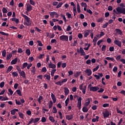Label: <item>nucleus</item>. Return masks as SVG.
Returning a JSON list of instances; mask_svg holds the SVG:
<instances>
[{
    "instance_id": "1",
    "label": "nucleus",
    "mask_w": 125,
    "mask_h": 125,
    "mask_svg": "<svg viewBox=\"0 0 125 125\" xmlns=\"http://www.w3.org/2000/svg\"><path fill=\"white\" fill-rule=\"evenodd\" d=\"M116 9L113 10V15L123 14L124 15H125V8L118 7Z\"/></svg>"
},
{
    "instance_id": "2",
    "label": "nucleus",
    "mask_w": 125,
    "mask_h": 125,
    "mask_svg": "<svg viewBox=\"0 0 125 125\" xmlns=\"http://www.w3.org/2000/svg\"><path fill=\"white\" fill-rule=\"evenodd\" d=\"M83 83H82L79 85V89L82 90V92L83 95H85L86 93V90L87 88L86 85H84L83 87Z\"/></svg>"
},
{
    "instance_id": "3",
    "label": "nucleus",
    "mask_w": 125,
    "mask_h": 125,
    "mask_svg": "<svg viewBox=\"0 0 125 125\" xmlns=\"http://www.w3.org/2000/svg\"><path fill=\"white\" fill-rule=\"evenodd\" d=\"M60 40L62 42H68V36L62 35L60 37Z\"/></svg>"
},
{
    "instance_id": "4",
    "label": "nucleus",
    "mask_w": 125,
    "mask_h": 125,
    "mask_svg": "<svg viewBox=\"0 0 125 125\" xmlns=\"http://www.w3.org/2000/svg\"><path fill=\"white\" fill-rule=\"evenodd\" d=\"M82 97H80L78 99H77V107L80 109L82 106Z\"/></svg>"
},
{
    "instance_id": "5",
    "label": "nucleus",
    "mask_w": 125,
    "mask_h": 125,
    "mask_svg": "<svg viewBox=\"0 0 125 125\" xmlns=\"http://www.w3.org/2000/svg\"><path fill=\"white\" fill-rule=\"evenodd\" d=\"M103 114L104 118H108L110 115V112L108 110H105L103 112Z\"/></svg>"
},
{
    "instance_id": "6",
    "label": "nucleus",
    "mask_w": 125,
    "mask_h": 125,
    "mask_svg": "<svg viewBox=\"0 0 125 125\" xmlns=\"http://www.w3.org/2000/svg\"><path fill=\"white\" fill-rule=\"evenodd\" d=\"M114 43L118 46L119 47H122V42L118 40H115L114 41Z\"/></svg>"
},
{
    "instance_id": "7",
    "label": "nucleus",
    "mask_w": 125,
    "mask_h": 125,
    "mask_svg": "<svg viewBox=\"0 0 125 125\" xmlns=\"http://www.w3.org/2000/svg\"><path fill=\"white\" fill-rule=\"evenodd\" d=\"M99 89V87L98 86H91L89 88L90 91L96 92Z\"/></svg>"
},
{
    "instance_id": "8",
    "label": "nucleus",
    "mask_w": 125,
    "mask_h": 125,
    "mask_svg": "<svg viewBox=\"0 0 125 125\" xmlns=\"http://www.w3.org/2000/svg\"><path fill=\"white\" fill-rule=\"evenodd\" d=\"M26 9H27V12H29L30 11H31V10H32L33 9V7L31 5H30V3H26Z\"/></svg>"
},
{
    "instance_id": "9",
    "label": "nucleus",
    "mask_w": 125,
    "mask_h": 125,
    "mask_svg": "<svg viewBox=\"0 0 125 125\" xmlns=\"http://www.w3.org/2000/svg\"><path fill=\"white\" fill-rule=\"evenodd\" d=\"M88 76H90L92 75V70L91 69H86L84 71Z\"/></svg>"
},
{
    "instance_id": "10",
    "label": "nucleus",
    "mask_w": 125,
    "mask_h": 125,
    "mask_svg": "<svg viewBox=\"0 0 125 125\" xmlns=\"http://www.w3.org/2000/svg\"><path fill=\"white\" fill-rule=\"evenodd\" d=\"M22 17H24L25 20H26V21H27V22L28 23H30V18H29L27 16L23 14H21Z\"/></svg>"
},
{
    "instance_id": "11",
    "label": "nucleus",
    "mask_w": 125,
    "mask_h": 125,
    "mask_svg": "<svg viewBox=\"0 0 125 125\" xmlns=\"http://www.w3.org/2000/svg\"><path fill=\"white\" fill-rule=\"evenodd\" d=\"M91 33V30H87L84 31L83 36L84 38H87Z\"/></svg>"
},
{
    "instance_id": "12",
    "label": "nucleus",
    "mask_w": 125,
    "mask_h": 125,
    "mask_svg": "<svg viewBox=\"0 0 125 125\" xmlns=\"http://www.w3.org/2000/svg\"><path fill=\"white\" fill-rule=\"evenodd\" d=\"M43 77L44 78H46V79H47V80H48V81H50L51 80V76L49 73H48V74H46L44 75Z\"/></svg>"
},
{
    "instance_id": "13",
    "label": "nucleus",
    "mask_w": 125,
    "mask_h": 125,
    "mask_svg": "<svg viewBox=\"0 0 125 125\" xmlns=\"http://www.w3.org/2000/svg\"><path fill=\"white\" fill-rule=\"evenodd\" d=\"M65 118L66 120L69 121L73 119V116L72 114L67 115H65Z\"/></svg>"
},
{
    "instance_id": "14",
    "label": "nucleus",
    "mask_w": 125,
    "mask_h": 125,
    "mask_svg": "<svg viewBox=\"0 0 125 125\" xmlns=\"http://www.w3.org/2000/svg\"><path fill=\"white\" fill-rule=\"evenodd\" d=\"M91 101H92L91 98H87L86 100L87 102H86L85 103V105L86 107H87L89 105Z\"/></svg>"
},
{
    "instance_id": "15",
    "label": "nucleus",
    "mask_w": 125,
    "mask_h": 125,
    "mask_svg": "<svg viewBox=\"0 0 125 125\" xmlns=\"http://www.w3.org/2000/svg\"><path fill=\"white\" fill-rule=\"evenodd\" d=\"M64 93L65 96H67L69 93V90L67 87H64Z\"/></svg>"
},
{
    "instance_id": "16",
    "label": "nucleus",
    "mask_w": 125,
    "mask_h": 125,
    "mask_svg": "<svg viewBox=\"0 0 125 125\" xmlns=\"http://www.w3.org/2000/svg\"><path fill=\"white\" fill-rule=\"evenodd\" d=\"M80 53L82 56H85L86 55V53L82 47H80Z\"/></svg>"
},
{
    "instance_id": "17",
    "label": "nucleus",
    "mask_w": 125,
    "mask_h": 125,
    "mask_svg": "<svg viewBox=\"0 0 125 125\" xmlns=\"http://www.w3.org/2000/svg\"><path fill=\"white\" fill-rule=\"evenodd\" d=\"M18 58H16L15 59L13 60L11 62V65H15L18 62Z\"/></svg>"
},
{
    "instance_id": "18",
    "label": "nucleus",
    "mask_w": 125,
    "mask_h": 125,
    "mask_svg": "<svg viewBox=\"0 0 125 125\" xmlns=\"http://www.w3.org/2000/svg\"><path fill=\"white\" fill-rule=\"evenodd\" d=\"M43 99V97L42 96H39V98L37 99V101H38V103L39 104H41L42 103V100Z\"/></svg>"
},
{
    "instance_id": "19",
    "label": "nucleus",
    "mask_w": 125,
    "mask_h": 125,
    "mask_svg": "<svg viewBox=\"0 0 125 125\" xmlns=\"http://www.w3.org/2000/svg\"><path fill=\"white\" fill-rule=\"evenodd\" d=\"M115 31L116 32L117 34H118L119 35H120V36H122L123 35V32L121 31V29H116Z\"/></svg>"
},
{
    "instance_id": "20",
    "label": "nucleus",
    "mask_w": 125,
    "mask_h": 125,
    "mask_svg": "<svg viewBox=\"0 0 125 125\" xmlns=\"http://www.w3.org/2000/svg\"><path fill=\"white\" fill-rule=\"evenodd\" d=\"M81 74V71L76 72L74 73V76L75 78H78L80 76Z\"/></svg>"
},
{
    "instance_id": "21",
    "label": "nucleus",
    "mask_w": 125,
    "mask_h": 125,
    "mask_svg": "<svg viewBox=\"0 0 125 125\" xmlns=\"http://www.w3.org/2000/svg\"><path fill=\"white\" fill-rule=\"evenodd\" d=\"M49 14H50V16H51V17H52V18H54L56 14H57L56 12H49Z\"/></svg>"
},
{
    "instance_id": "22",
    "label": "nucleus",
    "mask_w": 125,
    "mask_h": 125,
    "mask_svg": "<svg viewBox=\"0 0 125 125\" xmlns=\"http://www.w3.org/2000/svg\"><path fill=\"white\" fill-rule=\"evenodd\" d=\"M49 68H52V69H55L56 68V65L53 63H52L51 62V63L49 64Z\"/></svg>"
},
{
    "instance_id": "23",
    "label": "nucleus",
    "mask_w": 125,
    "mask_h": 125,
    "mask_svg": "<svg viewBox=\"0 0 125 125\" xmlns=\"http://www.w3.org/2000/svg\"><path fill=\"white\" fill-rule=\"evenodd\" d=\"M99 117L98 116H96V118H93L92 119V122L95 123L96 121L99 122Z\"/></svg>"
},
{
    "instance_id": "24",
    "label": "nucleus",
    "mask_w": 125,
    "mask_h": 125,
    "mask_svg": "<svg viewBox=\"0 0 125 125\" xmlns=\"http://www.w3.org/2000/svg\"><path fill=\"white\" fill-rule=\"evenodd\" d=\"M13 67L12 66H9V67L8 68L7 70L6 71V73L8 74L9 72H10L13 69Z\"/></svg>"
},
{
    "instance_id": "25",
    "label": "nucleus",
    "mask_w": 125,
    "mask_h": 125,
    "mask_svg": "<svg viewBox=\"0 0 125 125\" xmlns=\"http://www.w3.org/2000/svg\"><path fill=\"white\" fill-rule=\"evenodd\" d=\"M105 59L107 61H111L112 62H114L115 61V59L113 57H107L105 58Z\"/></svg>"
},
{
    "instance_id": "26",
    "label": "nucleus",
    "mask_w": 125,
    "mask_h": 125,
    "mask_svg": "<svg viewBox=\"0 0 125 125\" xmlns=\"http://www.w3.org/2000/svg\"><path fill=\"white\" fill-rule=\"evenodd\" d=\"M12 21H14V22H16V24H19V20L18 19L16 18H12Z\"/></svg>"
},
{
    "instance_id": "27",
    "label": "nucleus",
    "mask_w": 125,
    "mask_h": 125,
    "mask_svg": "<svg viewBox=\"0 0 125 125\" xmlns=\"http://www.w3.org/2000/svg\"><path fill=\"white\" fill-rule=\"evenodd\" d=\"M82 111L84 113H86L88 111V109L86 106H83L82 108Z\"/></svg>"
},
{
    "instance_id": "28",
    "label": "nucleus",
    "mask_w": 125,
    "mask_h": 125,
    "mask_svg": "<svg viewBox=\"0 0 125 125\" xmlns=\"http://www.w3.org/2000/svg\"><path fill=\"white\" fill-rule=\"evenodd\" d=\"M19 73L20 74L21 76H23V78H25V73L24 71H21V72H19Z\"/></svg>"
},
{
    "instance_id": "29",
    "label": "nucleus",
    "mask_w": 125,
    "mask_h": 125,
    "mask_svg": "<svg viewBox=\"0 0 125 125\" xmlns=\"http://www.w3.org/2000/svg\"><path fill=\"white\" fill-rule=\"evenodd\" d=\"M12 57V54L11 53H10L7 56L6 60L9 61Z\"/></svg>"
},
{
    "instance_id": "30",
    "label": "nucleus",
    "mask_w": 125,
    "mask_h": 125,
    "mask_svg": "<svg viewBox=\"0 0 125 125\" xmlns=\"http://www.w3.org/2000/svg\"><path fill=\"white\" fill-rule=\"evenodd\" d=\"M30 4L31 5H33V6H35L36 3L34 0H30Z\"/></svg>"
},
{
    "instance_id": "31",
    "label": "nucleus",
    "mask_w": 125,
    "mask_h": 125,
    "mask_svg": "<svg viewBox=\"0 0 125 125\" xmlns=\"http://www.w3.org/2000/svg\"><path fill=\"white\" fill-rule=\"evenodd\" d=\"M28 63L27 62H24L23 63L22 66L21 67L22 69H24L25 68L27 67Z\"/></svg>"
},
{
    "instance_id": "32",
    "label": "nucleus",
    "mask_w": 125,
    "mask_h": 125,
    "mask_svg": "<svg viewBox=\"0 0 125 125\" xmlns=\"http://www.w3.org/2000/svg\"><path fill=\"white\" fill-rule=\"evenodd\" d=\"M53 103L51 100L50 101V102H49V109H51V107L53 106Z\"/></svg>"
},
{
    "instance_id": "33",
    "label": "nucleus",
    "mask_w": 125,
    "mask_h": 125,
    "mask_svg": "<svg viewBox=\"0 0 125 125\" xmlns=\"http://www.w3.org/2000/svg\"><path fill=\"white\" fill-rule=\"evenodd\" d=\"M25 53L28 56H29L31 55V51L29 49H26Z\"/></svg>"
},
{
    "instance_id": "34",
    "label": "nucleus",
    "mask_w": 125,
    "mask_h": 125,
    "mask_svg": "<svg viewBox=\"0 0 125 125\" xmlns=\"http://www.w3.org/2000/svg\"><path fill=\"white\" fill-rule=\"evenodd\" d=\"M102 106H103L104 108L109 107V104H107V103H105V104H104L102 105Z\"/></svg>"
},
{
    "instance_id": "35",
    "label": "nucleus",
    "mask_w": 125,
    "mask_h": 125,
    "mask_svg": "<svg viewBox=\"0 0 125 125\" xmlns=\"http://www.w3.org/2000/svg\"><path fill=\"white\" fill-rule=\"evenodd\" d=\"M69 101V99L67 98L65 101V106L67 107Z\"/></svg>"
},
{
    "instance_id": "36",
    "label": "nucleus",
    "mask_w": 125,
    "mask_h": 125,
    "mask_svg": "<svg viewBox=\"0 0 125 125\" xmlns=\"http://www.w3.org/2000/svg\"><path fill=\"white\" fill-rule=\"evenodd\" d=\"M55 84H56V85H60V86H62L63 84V83L61 81H58L55 83Z\"/></svg>"
},
{
    "instance_id": "37",
    "label": "nucleus",
    "mask_w": 125,
    "mask_h": 125,
    "mask_svg": "<svg viewBox=\"0 0 125 125\" xmlns=\"http://www.w3.org/2000/svg\"><path fill=\"white\" fill-rule=\"evenodd\" d=\"M56 71V69H54L52 70V71H51V76H52V77H53L54 76V74Z\"/></svg>"
},
{
    "instance_id": "38",
    "label": "nucleus",
    "mask_w": 125,
    "mask_h": 125,
    "mask_svg": "<svg viewBox=\"0 0 125 125\" xmlns=\"http://www.w3.org/2000/svg\"><path fill=\"white\" fill-rule=\"evenodd\" d=\"M12 75L14 77H17L18 76V72H13L12 73Z\"/></svg>"
},
{
    "instance_id": "39",
    "label": "nucleus",
    "mask_w": 125,
    "mask_h": 125,
    "mask_svg": "<svg viewBox=\"0 0 125 125\" xmlns=\"http://www.w3.org/2000/svg\"><path fill=\"white\" fill-rule=\"evenodd\" d=\"M16 93H17V94H18L19 96H22V94H21V92L20 90V89H18L16 91Z\"/></svg>"
},
{
    "instance_id": "40",
    "label": "nucleus",
    "mask_w": 125,
    "mask_h": 125,
    "mask_svg": "<svg viewBox=\"0 0 125 125\" xmlns=\"http://www.w3.org/2000/svg\"><path fill=\"white\" fill-rule=\"evenodd\" d=\"M32 69H31V73L35 74L36 73V67L35 66H32Z\"/></svg>"
},
{
    "instance_id": "41",
    "label": "nucleus",
    "mask_w": 125,
    "mask_h": 125,
    "mask_svg": "<svg viewBox=\"0 0 125 125\" xmlns=\"http://www.w3.org/2000/svg\"><path fill=\"white\" fill-rule=\"evenodd\" d=\"M0 34L2 35V36H9L8 33H5L4 32L0 31Z\"/></svg>"
},
{
    "instance_id": "42",
    "label": "nucleus",
    "mask_w": 125,
    "mask_h": 125,
    "mask_svg": "<svg viewBox=\"0 0 125 125\" xmlns=\"http://www.w3.org/2000/svg\"><path fill=\"white\" fill-rule=\"evenodd\" d=\"M108 25V22H106L103 25V26H102V28L105 29L107 27Z\"/></svg>"
},
{
    "instance_id": "43",
    "label": "nucleus",
    "mask_w": 125,
    "mask_h": 125,
    "mask_svg": "<svg viewBox=\"0 0 125 125\" xmlns=\"http://www.w3.org/2000/svg\"><path fill=\"white\" fill-rule=\"evenodd\" d=\"M99 65H98L95 68L93 69V72H94L97 71L99 69Z\"/></svg>"
},
{
    "instance_id": "44",
    "label": "nucleus",
    "mask_w": 125,
    "mask_h": 125,
    "mask_svg": "<svg viewBox=\"0 0 125 125\" xmlns=\"http://www.w3.org/2000/svg\"><path fill=\"white\" fill-rule=\"evenodd\" d=\"M49 120H50V121L52 122V123H54L55 122V119L52 116H50L49 117Z\"/></svg>"
},
{
    "instance_id": "45",
    "label": "nucleus",
    "mask_w": 125,
    "mask_h": 125,
    "mask_svg": "<svg viewBox=\"0 0 125 125\" xmlns=\"http://www.w3.org/2000/svg\"><path fill=\"white\" fill-rule=\"evenodd\" d=\"M40 120V118H35V119H34V121H33V123L35 124L36 122H38Z\"/></svg>"
},
{
    "instance_id": "46",
    "label": "nucleus",
    "mask_w": 125,
    "mask_h": 125,
    "mask_svg": "<svg viewBox=\"0 0 125 125\" xmlns=\"http://www.w3.org/2000/svg\"><path fill=\"white\" fill-rule=\"evenodd\" d=\"M53 113L56 114L57 113V109L55 106L53 107Z\"/></svg>"
},
{
    "instance_id": "47",
    "label": "nucleus",
    "mask_w": 125,
    "mask_h": 125,
    "mask_svg": "<svg viewBox=\"0 0 125 125\" xmlns=\"http://www.w3.org/2000/svg\"><path fill=\"white\" fill-rule=\"evenodd\" d=\"M19 115L21 118L23 119L24 114L22 113L19 112Z\"/></svg>"
},
{
    "instance_id": "48",
    "label": "nucleus",
    "mask_w": 125,
    "mask_h": 125,
    "mask_svg": "<svg viewBox=\"0 0 125 125\" xmlns=\"http://www.w3.org/2000/svg\"><path fill=\"white\" fill-rule=\"evenodd\" d=\"M106 46L105 45H103L102 47V51L105 52L106 50Z\"/></svg>"
},
{
    "instance_id": "49",
    "label": "nucleus",
    "mask_w": 125,
    "mask_h": 125,
    "mask_svg": "<svg viewBox=\"0 0 125 125\" xmlns=\"http://www.w3.org/2000/svg\"><path fill=\"white\" fill-rule=\"evenodd\" d=\"M2 12H3V14L7 13V12H8V11H7V9L5 7H3L2 8Z\"/></svg>"
},
{
    "instance_id": "50",
    "label": "nucleus",
    "mask_w": 125,
    "mask_h": 125,
    "mask_svg": "<svg viewBox=\"0 0 125 125\" xmlns=\"http://www.w3.org/2000/svg\"><path fill=\"white\" fill-rule=\"evenodd\" d=\"M61 17H62V18H63V21L65 22H67V20L66 19V17L64 15H63V14H61Z\"/></svg>"
},
{
    "instance_id": "51",
    "label": "nucleus",
    "mask_w": 125,
    "mask_h": 125,
    "mask_svg": "<svg viewBox=\"0 0 125 125\" xmlns=\"http://www.w3.org/2000/svg\"><path fill=\"white\" fill-rule=\"evenodd\" d=\"M62 4H63V3L62 2L59 3V4H58V5H57L56 8H60V7H61Z\"/></svg>"
},
{
    "instance_id": "52",
    "label": "nucleus",
    "mask_w": 125,
    "mask_h": 125,
    "mask_svg": "<svg viewBox=\"0 0 125 125\" xmlns=\"http://www.w3.org/2000/svg\"><path fill=\"white\" fill-rule=\"evenodd\" d=\"M37 42L38 43V46H43V44L42 43V42L41 41H37Z\"/></svg>"
},
{
    "instance_id": "53",
    "label": "nucleus",
    "mask_w": 125,
    "mask_h": 125,
    "mask_svg": "<svg viewBox=\"0 0 125 125\" xmlns=\"http://www.w3.org/2000/svg\"><path fill=\"white\" fill-rule=\"evenodd\" d=\"M41 71L42 72L46 73L47 71L46 67H44L42 68V70H41Z\"/></svg>"
},
{
    "instance_id": "54",
    "label": "nucleus",
    "mask_w": 125,
    "mask_h": 125,
    "mask_svg": "<svg viewBox=\"0 0 125 125\" xmlns=\"http://www.w3.org/2000/svg\"><path fill=\"white\" fill-rule=\"evenodd\" d=\"M46 121V119L44 117H42V119H41V122L42 123H45Z\"/></svg>"
},
{
    "instance_id": "55",
    "label": "nucleus",
    "mask_w": 125,
    "mask_h": 125,
    "mask_svg": "<svg viewBox=\"0 0 125 125\" xmlns=\"http://www.w3.org/2000/svg\"><path fill=\"white\" fill-rule=\"evenodd\" d=\"M104 89H103V88H101L98 91V93H102L104 92Z\"/></svg>"
},
{
    "instance_id": "56",
    "label": "nucleus",
    "mask_w": 125,
    "mask_h": 125,
    "mask_svg": "<svg viewBox=\"0 0 125 125\" xmlns=\"http://www.w3.org/2000/svg\"><path fill=\"white\" fill-rule=\"evenodd\" d=\"M66 16H67L68 19L72 18V15L71 14H69V13H66Z\"/></svg>"
},
{
    "instance_id": "57",
    "label": "nucleus",
    "mask_w": 125,
    "mask_h": 125,
    "mask_svg": "<svg viewBox=\"0 0 125 125\" xmlns=\"http://www.w3.org/2000/svg\"><path fill=\"white\" fill-rule=\"evenodd\" d=\"M6 52L5 50H4L2 52V55L3 57H5L6 56Z\"/></svg>"
},
{
    "instance_id": "58",
    "label": "nucleus",
    "mask_w": 125,
    "mask_h": 125,
    "mask_svg": "<svg viewBox=\"0 0 125 125\" xmlns=\"http://www.w3.org/2000/svg\"><path fill=\"white\" fill-rule=\"evenodd\" d=\"M15 101H16V104L19 105H21V103L20 101H18L17 100H15Z\"/></svg>"
},
{
    "instance_id": "59",
    "label": "nucleus",
    "mask_w": 125,
    "mask_h": 125,
    "mask_svg": "<svg viewBox=\"0 0 125 125\" xmlns=\"http://www.w3.org/2000/svg\"><path fill=\"white\" fill-rule=\"evenodd\" d=\"M32 122H34V118H31L30 119V121L29 122V123L27 125H29L32 124Z\"/></svg>"
},
{
    "instance_id": "60",
    "label": "nucleus",
    "mask_w": 125,
    "mask_h": 125,
    "mask_svg": "<svg viewBox=\"0 0 125 125\" xmlns=\"http://www.w3.org/2000/svg\"><path fill=\"white\" fill-rule=\"evenodd\" d=\"M4 86V82H2L0 83V88H3Z\"/></svg>"
},
{
    "instance_id": "61",
    "label": "nucleus",
    "mask_w": 125,
    "mask_h": 125,
    "mask_svg": "<svg viewBox=\"0 0 125 125\" xmlns=\"http://www.w3.org/2000/svg\"><path fill=\"white\" fill-rule=\"evenodd\" d=\"M67 66L66 63H62V68H65Z\"/></svg>"
},
{
    "instance_id": "62",
    "label": "nucleus",
    "mask_w": 125,
    "mask_h": 125,
    "mask_svg": "<svg viewBox=\"0 0 125 125\" xmlns=\"http://www.w3.org/2000/svg\"><path fill=\"white\" fill-rule=\"evenodd\" d=\"M62 62H58V68H60L61 67Z\"/></svg>"
},
{
    "instance_id": "63",
    "label": "nucleus",
    "mask_w": 125,
    "mask_h": 125,
    "mask_svg": "<svg viewBox=\"0 0 125 125\" xmlns=\"http://www.w3.org/2000/svg\"><path fill=\"white\" fill-rule=\"evenodd\" d=\"M8 91L10 93V95L12 96L13 94V91L11 88H9Z\"/></svg>"
},
{
    "instance_id": "64",
    "label": "nucleus",
    "mask_w": 125,
    "mask_h": 125,
    "mask_svg": "<svg viewBox=\"0 0 125 125\" xmlns=\"http://www.w3.org/2000/svg\"><path fill=\"white\" fill-rule=\"evenodd\" d=\"M34 59L33 57H31L29 58V60L30 61V62H32L34 61Z\"/></svg>"
}]
</instances>
